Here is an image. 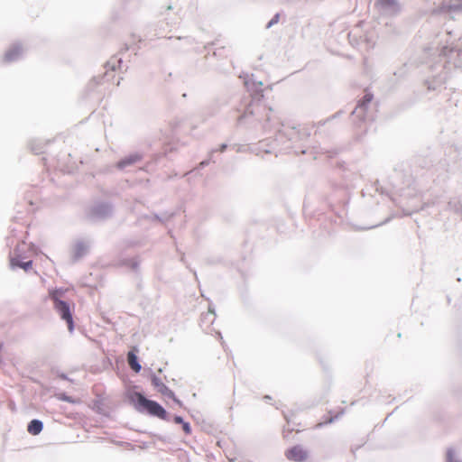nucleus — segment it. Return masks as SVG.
Wrapping results in <instances>:
<instances>
[{"instance_id":"15","label":"nucleus","mask_w":462,"mask_h":462,"mask_svg":"<svg viewBox=\"0 0 462 462\" xmlns=\"http://www.w3.org/2000/svg\"><path fill=\"white\" fill-rule=\"evenodd\" d=\"M293 430H294V429H292V428H291V429H288V430H284V435H283V436H284V438H286V437L288 436V433H291V432H292ZM295 431H296V432H300V430H295Z\"/></svg>"},{"instance_id":"8","label":"nucleus","mask_w":462,"mask_h":462,"mask_svg":"<svg viewBox=\"0 0 462 462\" xmlns=\"http://www.w3.org/2000/svg\"><path fill=\"white\" fill-rule=\"evenodd\" d=\"M22 54V48L19 45L12 46L5 54V61H13Z\"/></svg>"},{"instance_id":"16","label":"nucleus","mask_w":462,"mask_h":462,"mask_svg":"<svg viewBox=\"0 0 462 462\" xmlns=\"http://www.w3.org/2000/svg\"><path fill=\"white\" fill-rule=\"evenodd\" d=\"M332 420H333L332 419H329V420L327 421V423H330V422H332Z\"/></svg>"},{"instance_id":"1","label":"nucleus","mask_w":462,"mask_h":462,"mask_svg":"<svg viewBox=\"0 0 462 462\" xmlns=\"http://www.w3.org/2000/svg\"><path fill=\"white\" fill-rule=\"evenodd\" d=\"M132 400L135 402L138 409L144 410L151 415L160 419H166V411L158 402L146 399L142 393H134L132 395Z\"/></svg>"},{"instance_id":"13","label":"nucleus","mask_w":462,"mask_h":462,"mask_svg":"<svg viewBox=\"0 0 462 462\" xmlns=\"http://www.w3.org/2000/svg\"><path fill=\"white\" fill-rule=\"evenodd\" d=\"M181 426H182V430H183V431H184L187 435H189V434H190V433H191V428H190V425H189V422L184 421V422L181 424Z\"/></svg>"},{"instance_id":"2","label":"nucleus","mask_w":462,"mask_h":462,"mask_svg":"<svg viewBox=\"0 0 462 462\" xmlns=\"http://www.w3.org/2000/svg\"><path fill=\"white\" fill-rule=\"evenodd\" d=\"M54 310L60 314V318L66 321L69 332L74 330V321L69 304L64 300L53 303Z\"/></svg>"},{"instance_id":"5","label":"nucleus","mask_w":462,"mask_h":462,"mask_svg":"<svg viewBox=\"0 0 462 462\" xmlns=\"http://www.w3.org/2000/svg\"><path fill=\"white\" fill-rule=\"evenodd\" d=\"M88 252V245L82 241L77 242L71 248V254L75 259L81 258Z\"/></svg>"},{"instance_id":"10","label":"nucleus","mask_w":462,"mask_h":462,"mask_svg":"<svg viewBox=\"0 0 462 462\" xmlns=\"http://www.w3.org/2000/svg\"><path fill=\"white\" fill-rule=\"evenodd\" d=\"M42 422L39 420H32L27 427V430L32 435H38L42 430Z\"/></svg>"},{"instance_id":"11","label":"nucleus","mask_w":462,"mask_h":462,"mask_svg":"<svg viewBox=\"0 0 462 462\" xmlns=\"http://www.w3.org/2000/svg\"><path fill=\"white\" fill-rule=\"evenodd\" d=\"M373 95L371 93H366L363 98L359 101L358 103V106L359 107H363V108H366V106L371 103V101L373 100Z\"/></svg>"},{"instance_id":"6","label":"nucleus","mask_w":462,"mask_h":462,"mask_svg":"<svg viewBox=\"0 0 462 462\" xmlns=\"http://www.w3.org/2000/svg\"><path fill=\"white\" fill-rule=\"evenodd\" d=\"M135 352H137V348L134 347L132 351H129L127 354V362L129 366L135 372L139 373L141 371V365L138 363L137 356Z\"/></svg>"},{"instance_id":"7","label":"nucleus","mask_w":462,"mask_h":462,"mask_svg":"<svg viewBox=\"0 0 462 462\" xmlns=\"http://www.w3.org/2000/svg\"><path fill=\"white\" fill-rule=\"evenodd\" d=\"M67 291L68 290L64 288L51 289L49 290V297L53 301V303L62 301V298Z\"/></svg>"},{"instance_id":"14","label":"nucleus","mask_w":462,"mask_h":462,"mask_svg":"<svg viewBox=\"0 0 462 462\" xmlns=\"http://www.w3.org/2000/svg\"><path fill=\"white\" fill-rule=\"evenodd\" d=\"M173 420L177 424H182L184 422L183 419L180 416H175Z\"/></svg>"},{"instance_id":"4","label":"nucleus","mask_w":462,"mask_h":462,"mask_svg":"<svg viewBox=\"0 0 462 462\" xmlns=\"http://www.w3.org/2000/svg\"><path fill=\"white\" fill-rule=\"evenodd\" d=\"M152 383L161 394L172 399L178 403L180 402L174 393L168 386H166L159 377L153 376L152 378Z\"/></svg>"},{"instance_id":"12","label":"nucleus","mask_w":462,"mask_h":462,"mask_svg":"<svg viewBox=\"0 0 462 462\" xmlns=\"http://www.w3.org/2000/svg\"><path fill=\"white\" fill-rule=\"evenodd\" d=\"M137 160H138L137 157H133V158H128V159H125V160H122L121 162H119L117 163V166H118V168H124L125 165L132 164L133 162H134Z\"/></svg>"},{"instance_id":"17","label":"nucleus","mask_w":462,"mask_h":462,"mask_svg":"<svg viewBox=\"0 0 462 462\" xmlns=\"http://www.w3.org/2000/svg\"><path fill=\"white\" fill-rule=\"evenodd\" d=\"M321 425H322V423H318V424L316 425V427H320Z\"/></svg>"},{"instance_id":"9","label":"nucleus","mask_w":462,"mask_h":462,"mask_svg":"<svg viewBox=\"0 0 462 462\" xmlns=\"http://www.w3.org/2000/svg\"><path fill=\"white\" fill-rule=\"evenodd\" d=\"M10 264L12 268L19 267L23 269L24 271H28L32 266V261L23 262L18 257H12L10 259Z\"/></svg>"},{"instance_id":"18","label":"nucleus","mask_w":462,"mask_h":462,"mask_svg":"<svg viewBox=\"0 0 462 462\" xmlns=\"http://www.w3.org/2000/svg\"><path fill=\"white\" fill-rule=\"evenodd\" d=\"M273 23V20L270 22L269 26Z\"/></svg>"},{"instance_id":"3","label":"nucleus","mask_w":462,"mask_h":462,"mask_svg":"<svg viewBox=\"0 0 462 462\" xmlns=\"http://www.w3.org/2000/svg\"><path fill=\"white\" fill-rule=\"evenodd\" d=\"M287 459L295 462H305L308 459V451L300 445H295L285 451Z\"/></svg>"}]
</instances>
